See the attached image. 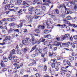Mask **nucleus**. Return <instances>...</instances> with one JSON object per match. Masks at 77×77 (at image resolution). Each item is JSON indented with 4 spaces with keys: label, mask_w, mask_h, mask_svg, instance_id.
Listing matches in <instances>:
<instances>
[{
    "label": "nucleus",
    "mask_w": 77,
    "mask_h": 77,
    "mask_svg": "<svg viewBox=\"0 0 77 77\" xmlns=\"http://www.w3.org/2000/svg\"><path fill=\"white\" fill-rule=\"evenodd\" d=\"M48 37H51V36H50V35H44L43 37H41L39 39V41L38 42L39 44L40 42H44L45 39H45V38H48Z\"/></svg>",
    "instance_id": "1"
},
{
    "label": "nucleus",
    "mask_w": 77,
    "mask_h": 77,
    "mask_svg": "<svg viewBox=\"0 0 77 77\" xmlns=\"http://www.w3.org/2000/svg\"><path fill=\"white\" fill-rule=\"evenodd\" d=\"M8 59L10 60H12V59H13V60L15 62H17V58H16V57H15V56H14V57H13L12 54L10 55L8 57Z\"/></svg>",
    "instance_id": "2"
},
{
    "label": "nucleus",
    "mask_w": 77,
    "mask_h": 77,
    "mask_svg": "<svg viewBox=\"0 0 77 77\" xmlns=\"http://www.w3.org/2000/svg\"><path fill=\"white\" fill-rule=\"evenodd\" d=\"M26 18H28V20L30 22H32V20H33V17L32 16H29L28 15L26 16Z\"/></svg>",
    "instance_id": "3"
},
{
    "label": "nucleus",
    "mask_w": 77,
    "mask_h": 77,
    "mask_svg": "<svg viewBox=\"0 0 77 77\" xmlns=\"http://www.w3.org/2000/svg\"><path fill=\"white\" fill-rule=\"evenodd\" d=\"M37 45H36L34 47H32V48L31 50L30 51V52H32L34 50H35V52H37L38 50V48H36V47Z\"/></svg>",
    "instance_id": "4"
},
{
    "label": "nucleus",
    "mask_w": 77,
    "mask_h": 77,
    "mask_svg": "<svg viewBox=\"0 0 77 77\" xmlns=\"http://www.w3.org/2000/svg\"><path fill=\"white\" fill-rule=\"evenodd\" d=\"M63 22L65 24H68V25L70 24V22L68 21L66 19H63Z\"/></svg>",
    "instance_id": "5"
},
{
    "label": "nucleus",
    "mask_w": 77,
    "mask_h": 77,
    "mask_svg": "<svg viewBox=\"0 0 77 77\" xmlns=\"http://www.w3.org/2000/svg\"><path fill=\"white\" fill-rule=\"evenodd\" d=\"M35 38H31L32 44H35L38 42V41L35 40Z\"/></svg>",
    "instance_id": "6"
},
{
    "label": "nucleus",
    "mask_w": 77,
    "mask_h": 77,
    "mask_svg": "<svg viewBox=\"0 0 77 77\" xmlns=\"http://www.w3.org/2000/svg\"><path fill=\"white\" fill-rule=\"evenodd\" d=\"M63 5H60L59 6V8H62L63 9H65V10H67L68 9V8L66 7V6L64 4H63Z\"/></svg>",
    "instance_id": "7"
},
{
    "label": "nucleus",
    "mask_w": 77,
    "mask_h": 77,
    "mask_svg": "<svg viewBox=\"0 0 77 77\" xmlns=\"http://www.w3.org/2000/svg\"><path fill=\"white\" fill-rule=\"evenodd\" d=\"M7 21H14L15 20V18L14 17H13L11 18H8L7 19Z\"/></svg>",
    "instance_id": "8"
},
{
    "label": "nucleus",
    "mask_w": 77,
    "mask_h": 77,
    "mask_svg": "<svg viewBox=\"0 0 77 77\" xmlns=\"http://www.w3.org/2000/svg\"><path fill=\"white\" fill-rule=\"evenodd\" d=\"M0 65L2 68H5L6 66L5 65V64H4V63H3V61H1Z\"/></svg>",
    "instance_id": "9"
},
{
    "label": "nucleus",
    "mask_w": 77,
    "mask_h": 77,
    "mask_svg": "<svg viewBox=\"0 0 77 77\" xmlns=\"http://www.w3.org/2000/svg\"><path fill=\"white\" fill-rule=\"evenodd\" d=\"M3 60L4 62H8V57L5 56H3Z\"/></svg>",
    "instance_id": "10"
},
{
    "label": "nucleus",
    "mask_w": 77,
    "mask_h": 77,
    "mask_svg": "<svg viewBox=\"0 0 77 77\" xmlns=\"http://www.w3.org/2000/svg\"><path fill=\"white\" fill-rule=\"evenodd\" d=\"M67 64L68 65V66H66V68H67L69 67V66H70V67H71V63H70V62L69 61H67Z\"/></svg>",
    "instance_id": "11"
},
{
    "label": "nucleus",
    "mask_w": 77,
    "mask_h": 77,
    "mask_svg": "<svg viewBox=\"0 0 77 77\" xmlns=\"http://www.w3.org/2000/svg\"><path fill=\"white\" fill-rule=\"evenodd\" d=\"M34 64H36V61H33L32 62L28 65V66H33Z\"/></svg>",
    "instance_id": "12"
},
{
    "label": "nucleus",
    "mask_w": 77,
    "mask_h": 77,
    "mask_svg": "<svg viewBox=\"0 0 77 77\" xmlns=\"http://www.w3.org/2000/svg\"><path fill=\"white\" fill-rule=\"evenodd\" d=\"M56 63V60L55 59H54V60L52 59L51 61V63Z\"/></svg>",
    "instance_id": "13"
},
{
    "label": "nucleus",
    "mask_w": 77,
    "mask_h": 77,
    "mask_svg": "<svg viewBox=\"0 0 77 77\" xmlns=\"http://www.w3.org/2000/svg\"><path fill=\"white\" fill-rule=\"evenodd\" d=\"M10 40V38H9V37L8 36H7L6 37H5V39H4L3 40V42L5 41V42L6 43V42H7L8 40Z\"/></svg>",
    "instance_id": "14"
},
{
    "label": "nucleus",
    "mask_w": 77,
    "mask_h": 77,
    "mask_svg": "<svg viewBox=\"0 0 77 77\" xmlns=\"http://www.w3.org/2000/svg\"><path fill=\"white\" fill-rule=\"evenodd\" d=\"M35 13L36 15H39L41 13V11H40V10H36Z\"/></svg>",
    "instance_id": "15"
},
{
    "label": "nucleus",
    "mask_w": 77,
    "mask_h": 77,
    "mask_svg": "<svg viewBox=\"0 0 77 77\" xmlns=\"http://www.w3.org/2000/svg\"><path fill=\"white\" fill-rule=\"evenodd\" d=\"M56 46H57V47H59V46H60V47H62V46L61 45L60 42L57 43L56 44Z\"/></svg>",
    "instance_id": "16"
},
{
    "label": "nucleus",
    "mask_w": 77,
    "mask_h": 77,
    "mask_svg": "<svg viewBox=\"0 0 77 77\" xmlns=\"http://www.w3.org/2000/svg\"><path fill=\"white\" fill-rule=\"evenodd\" d=\"M64 36H65L66 38H67V39H69L70 37V35L69 34H66Z\"/></svg>",
    "instance_id": "17"
},
{
    "label": "nucleus",
    "mask_w": 77,
    "mask_h": 77,
    "mask_svg": "<svg viewBox=\"0 0 77 77\" xmlns=\"http://www.w3.org/2000/svg\"><path fill=\"white\" fill-rule=\"evenodd\" d=\"M38 29H40L41 28L42 30H44V29H45V27L44 26H41L39 25L38 27Z\"/></svg>",
    "instance_id": "18"
},
{
    "label": "nucleus",
    "mask_w": 77,
    "mask_h": 77,
    "mask_svg": "<svg viewBox=\"0 0 77 77\" xmlns=\"http://www.w3.org/2000/svg\"><path fill=\"white\" fill-rule=\"evenodd\" d=\"M69 59L71 61H73L74 60V58L72 56H70L69 57Z\"/></svg>",
    "instance_id": "19"
},
{
    "label": "nucleus",
    "mask_w": 77,
    "mask_h": 77,
    "mask_svg": "<svg viewBox=\"0 0 77 77\" xmlns=\"http://www.w3.org/2000/svg\"><path fill=\"white\" fill-rule=\"evenodd\" d=\"M10 54H11L13 55L14 54H15V49H13L12 51H11L10 52Z\"/></svg>",
    "instance_id": "20"
},
{
    "label": "nucleus",
    "mask_w": 77,
    "mask_h": 77,
    "mask_svg": "<svg viewBox=\"0 0 77 77\" xmlns=\"http://www.w3.org/2000/svg\"><path fill=\"white\" fill-rule=\"evenodd\" d=\"M15 23H10L9 25V27H12V26H15Z\"/></svg>",
    "instance_id": "21"
},
{
    "label": "nucleus",
    "mask_w": 77,
    "mask_h": 77,
    "mask_svg": "<svg viewBox=\"0 0 77 77\" xmlns=\"http://www.w3.org/2000/svg\"><path fill=\"white\" fill-rule=\"evenodd\" d=\"M5 10H14V9H9L8 6L6 5L5 6Z\"/></svg>",
    "instance_id": "22"
},
{
    "label": "nucleus",
    "mask_w": 77,
    "mask_h": 77,
    "mask_svg": "<svg viewBox=\"0 0 77 77\" xmlns=\"http://www.w3.org/2000/svg\"><path fill=\"white\" fill-rule=\"evenodd\" d=\"M8 6L10 8H13L14 6V5L12 4H8Z\"/></svg>",
    "instance_id": "23"
},
{
    "label": "nucleus",
    "mask_w": 77,
    "mask_h": 77,
    "mask_svg": "<svg viewBox=\"0 0 77 77\" xmlns=\"http://www.w3.org/2000/svg\"><path fill=\"white\" fill-rule=\"evenodd\" d=\"M47 47H46L43 48V51L45 53H47Z\"/></svg>",
    "instance_id": "24"
},
{
    "label": "nucleus",
    "mask_w": 77,
    "mask_h": 77,
    "mask_svg": "<svg viewBox=\"0 0 77 77\" xmlns=\"http://www.w3.org/2000/svg\"><path fill=\"white\" fill-rule=\"evenodd\" d=\"M22 26H23V24L22 23H20V24L17 26V27L18 28H21L22 27Z\"/></svg>",
    "instance_id": "25"
},
{
    "label": "nucleus",
    "mask_w": 77,
    "mask_h": 77,
    "mask_svg": "<svg viewBox=\"0 0 77 77\" xmlns=\"http://www.w3.org/2000/svg\"><path fill=\"white\" fill-rule=\"evenodd\" d=\"M22 43L24 45H26L27 44V42L26 41V40H24L22 41Z\"/></svg>",
    "instance_id": "26"
},
{
    "label": "nucleus",
    "mask_w": 77,
    "mask_h": 77,
    "mask_svg": "<svg viewBox=\"0 0 77 77\" xmlns=\"http://www.w3.org/2000/svg\"><path fill=\"white\" fill-rule=\"evenodd\" d=\"M26 39L27 41H28V42H31V39H30L29 38H26Z\"/></svg>",
    "instance_id": "27"
},
{
    "label": "nucleus",
    "mask_w": 77,
    "mask_h": 77,
    "mask_svg": "<svg viewBox=\"0 0 77 77\" xmlns=\"http://www.w3.org/2000/svg\"><path fill=\"white\" fill-rule=\"evenodd\" d=\"M22 2V0H17V4L18 5H21Z\"/></svg>",
    "instance_id": "28"
},
{
    "label": "nucleus",
    "mask_w": 77,
    "mask_h": 77,
    "mask_svg": "<svg viewBox=\"0 0 77 77\" xmlns=\"http://www.w3.org/2000/svg\"><path fill=\"white\" fill-rule=\"evenodd\" d=\"M49 22H50L51 24H52V23H53V20H52V19L51 18H50L49 19Z\"/></svg>",
    "instance_id": "29"
},
{
    "label": "nucleus",
    "mask_w": 77,
    "mask_h": 77,
    "mask_svg": "<svg viewBox=\"0 0 77 77\" xmlns=\"http://www.w3.org/2000/svg\"><path fill=\"white\" fill-rule=\"evenodd\" d=\"M14 31V29L12 28H10V30L8 31V33H10L11 32H13Z\"/></svg>",
    "instance_id": "30"
},
{
    "label": "nucleus",
    "mask_w": 77,
    "mask_h": 77,
    "mask_svg": "<svg viewBox=\"0 0 77 77\" xmlns=\"http://www.w3.org/2000/svg\"><path fill=\"white\" fill-rule=\"evenodd\" d=\"M7 71V68H3L2 69V72H5V71Z\"/></svg>",
    "instance_id": "31"
},
{
    "label": "nucleus",
    "mask_w": 77,
    "mask_h": 77,
    "mask_svg": "<svg viewBox=\"0 0 77 77\" xmlns=\"http://www.w3.org/2000/svg\"><path fill=\"white\" fill-rule=\"evenodd\" d=\"M18 63H19V62H18L17 63H16L14 64L13 65H14V66H15L16 67L18 66L19 64H18Z\"/></svg>",
    "instance_id": "32"
},
{
    "label": "nucleus",
    "mask_w": 77,
    "mask_h": 77,
    "mask_svg": "<svg viewBox=\"0 0 77 77\" xmlns=\"http://www.w3.org/2000/svg\"><path fill=\"white\" fill-rule=\"evenodd\" d=\"M62 44L66 46V47H68L69 46V45L67 43H63Z\"/></svg>",
    "instance_id": "33"
},
{
    "label": "nucleus",
    "mask_w": 77,
    "mask_h": 77,
    "mask_svg": "<svg viewBox=\"0 0 77 77\" xmlns=\"http://www.w3.org/2000/svg\"><path fill=\"white\" fill-rule=\"evenodd\" d=\"M67 20H71V17L70 16H68L66 17Z\"/></svg>",
    "instance_id": "34"
},
{
    "label": "nucleus",
    "mask_w": 77,
    "mask_h": 77,
    "mask_svg": "<svg viewBox=\"0 0 77 77\" xmlns=\"http://www.w3.org/2000/svg\"><path fill=\"white\" fill-rule=\"evenodd\" d=\"M35 32L37 33H41V32L40 31V30L39 29H36L35 30Z\"/></svg>",
    "instance_id": "35"
},
{
    "label": "nucleus",
    "mask_w": 77,
    "mask_h": 77,
    "mask_svg": "<svg viewBox=\"0 0 77 77\" xmlns=\"http://www.w3.org/2000/svg\"><path fill=\"white\" fill-rule=\"evenodd\" d=\"M66 39V37L65 36V35L63 36V37H62V39H61V41H63V40H65Z\"/></svg>",
    "instance_id": "36"
},
{
    "label": "nucleus",
    "mask_w": 77,
    "mask_h": 77,
    "mask_svg": "<svg viewBox=\"0 0 77 77\" xmlns=\"http://www.w3.org/2000/svg\"><path fill=\"white\" fill-rule=\"evenodd\" d=\"M61 17H62V18H64L65 17V14H62L61 15Z\"/></svg>",
    "instance_id": "37"
},
{
    "label": "nucleus",
    "mask_w": 77,
    "mask_h": 77,
    "mask_svg": "<svg viewBox=\"0 0 77 77\" xmlns=\"http://www.w3.org/2000/svg\"><path fill=\"white\" fill-rule=\"evenodd\" d=\"M44 33H45V34L48 33V30L45 29L44 31Z\"/></svg>",
    "instance_id": "38"
},
{
    "label": "nucleus",
    "mask_w": 77,
    "mask_h": 77,
    "mask_svg": "<svg viewBox=\"0 0 77 77\" xmlns=\"http://www.w3.org/2000/svg\"><path fill=\"white\" fill-rule=\"evenodd\" d=\"M51 64H52V68H55V63H51Z\"/></svg>",
    "instance_id": "39"
},
{
    "label": "nucleus",
    "mask_w": 77,
    "mask_h": 77,
    "mask_svg": "<svg viewBox=\"0 0 77 77\" xmlns=\"http://www.w3.org/2000/svg\"><path fill=\"white\" fill-rule=\"evenodd\" d=\"M63 59V57H58L57 58V60H61V59Z\"/></svg>",
    "instance_id": "40"
},
{
    "label": "nucleus",
    "mask_w": 77,
    "mask_h": 77,
    "mask_svg": "<svg viewBox=\"0 0 77 77\" xmlns=\"http://www.w3.org/2000/svg\"><path fill=\"white\" fill-rule=\"evenodd\" d=\"M39 16H38L36 15H35L33 17V18H34V19H38V18H39Z\"/></svg>",
    "instance_id": "41"
},
{
    "label": "nucleus",
    "mask_w": 77,
    "mask_h": 77,
    "mask_svg": "<svg viewBox=\"0 0 77 77\" xmlns=\"http://www.w3.org/2000/svg\"><path fill=\"white\" fill-rule=\"evenodd\" d=\"M49 48L50 49H52V45L50 44H49Z\"/></svg>",
    "instance_id": "42"
},
{
    "label": "nucleus",
    "mask_w": 77,
    "mask_h": 77,
    "mask_svg": "<svg viewBox=\"0 0 77 77\" xmlns=\"http://www.w3.org/2000/svg\"><path fill=\"white\" fill-rule=\"evenodd\" d=\"M7 42H8V44H11V42H12V40L10 39L8 41H7Z\"/></svg>",
    "instance_id": "43"
},
{
    "label": "nucleus",
    "mask_w": 77,
    "mask_h": 77,
    "mask_svg": "<svg viewBox=\"0 0 77 77\" xmlns=\"http://www.w3.org/2000/svg\"><path fill=\"white\" fill-rule=\"evenodd\" d=\"M18 54H19L20 55H21V50L18 51Z\"/></svg>",
    "instance_id": "44"
},
{
    "label": "nucleus",
    "mask_w": 77,
    "mask_h": 77,
    "mask_svg": "<svg viewBox=\"0 0 77 77\" xmlns=\"http://www.w3.org/2000/svg\"><path fill=\"white\" fill-rule=\"evenodd\" d=\"M34 35L35 36H38V37H40V35L39 34H34Z\"/></svg>",
    "instance_id": "45"
},
{
    "label": "nucleus",
    "mask_w": 77,
    "mask_h": 77,
    "mask_svg": "<svg viewBox=\"0 0 77 77\" xmlns=\"http://www.w3.org/2000/svg\"><path fill=\"white\" fill-rule=\"evenodd\" d=\"M35 75L36 77H40V75L38 73H36L35 74Z\"/></svg>",
    "instance_id": "46"
},
{
    "label": "nucleus",
    "mask_w": 77,
    "mask_h": 77,
    "mask_svg": "<svg viewBox=\"0 0 77 77\" xmlns=\"http://www.w3.org/2000/svg\"><path fill=\"white\" fill-rule=\"evenodd\" d=\"M69 29H70V28H69V26H67L66 27V30H69Z\"/></svg>",
    "instance_id": "47"
},
{
    "label": "nucleus",
    "mask_w": 77,
    "mask_h": 77,
    "mask_svg": "<svg viewBox=\"0 0 77 77\" xmlns=\"http://www.w3.org/2000/svg\"><path fill=\"white\" fill-rule=\"evenodd\" d=\"M43 5H45L46 6H48L49 4L48 3H45L43 4Z\"/></svg>",
    "instance_id": "48"
},
{
    "label": "nucleus",
    "mask_w": 77,
    "mask_h": 77,
    "mask_svg": "<svg viewBox=\"0 0 77 77\" xmlns=\"http://www.w3.org/2000/svg\"><path fill=\"white\" fill-rule=\"evenodd\" d=\"M44 71H46L47 70V66H46V65H45L44 66Z\"/></svg>",
    "instance_id": "49"
},
{
    "label": "nucleus",
    "mask_w": 77,
    "mask_h": 77,
    "mask_svg": "<svg viewBox=\"0 0 77 77\" xmlns=\"http://www.w3.org/2000/svg\"><path fill=\"white\" fill-rule=\"evenodd\" d=\"M65 69H66V68L64 67H62L61 68V70L62 71H63Z\"/></svg>",
    "instance_id": "50"
},
{
    "label": "nucleus",
    "mask_w": 77,
    "mask_h": 77,
    "mask_svg": "<svg viewBox=\"0 0 77 77\" xmlns=\"http://www.w3.org/2000/svg\"><path fill=\"white\" fill-rule=\"evenodd\" d=\"M73 38L75 39H77V35H75L73 36Z\"/></svg>",
    "instance_id": "51"
},
{
    "label": "nucleus",
    "mask_w": 77,
    "mask_h": 77,
    "mask_svg": "<svg viewBox=\"0 0 77 77\" xmlns=\"http://www.w3.org/2000/svg\"><path fill=\"white\" fill-rule=\"evenodd\" d=\"M38 51L40 53H41L42 52V50L41 49H39Z\"/></svg>",
    "instance_id": "52"
},
{
    "label": "nucleus",
    "mask_w": 77,
    "mask_h": 77,
    "mask_svg": "<svg viewBox=\"0 0 77 77\" xmlns=\"http://www.w3.org/2000/svg\"><path fill=\"white\" fill-rule=\"evenodd\" d=\"M25 5L26 7H29V6H30V5H29V4L27 3Z\"/></svg>",
    "instance_id": "53"
},
{
    "label": "nucleus",
    "mask_w": 77,
    "mask_h": 77,
    "mask_svg": "<svg viewBox=\"0 0 77 77\" xmlns=\"http://www.w3.org/2000/svg\"><path fill=\"white\" fill-rule=\"evenodd\" d=\"M55 11L57 14H59V10H55Z\"/></svg>",
    "instance_id": "54"
},
{
    "label": "nucleus",
    "mask_w": 77,
    "mask_h": 77,
    "mask_svg": "<svg viewBox=\"0 0 77 77\" xmlns=\"http://www.w3.org/2000/svg\"><path fill=\"white\" fill-rule=\"evenodd\" d=\"M27 49L26 48H25L24 49L23 52L24 53H26V51H27Z\"/></svg>",
    "instance_id": "55"
},
{
    "label": "nucleus",
    "mask_w": 77,
    "mask_h": 77,
    "mask_svg": "<svg viewBox=\"0 0 77 77\" xmlns=\"http://www.w3.org/2000/svg\"><path fill=\"white\" fill-rule=\"evenodd\" d=\"M46 8L45 7V6H43L42 7V10H45Z\"/></svg>",
    "instance_id": "56"
},
{
    "label": "nucleus",
    "mask_w": 77,
    "mask_h": 77,
    "mask_svg": "<svg viewBox=\"0 0 77 77\" xmlns=\"http://www.w3.org/2000/svg\"><path fill=\"white\" fill-rule=\"evenodd\" d=\"M43 61L44 62H46V61L47 60L46 58H43Z\"/></svg>",
    "instance_id": "57"
},
{
    "label": "nucleus",
    "mask_w": 77,
    "mask_h": 77,
    "mask_svg": "<svg viewBox=\"0 0 77 77\" xmlns=\"http://www.w3.org/2000/svg\"><path fill=\"white\" fill-rule=\"evenodd\" d=\"M2 33H6V30H2Z\"/></svg>",
    "instance_id": "58"
},
{
    "label": "nucleus",
    "mask_w": 77,
    "mask_h": 77,
    "mask_svg": "<svg viewBox=\"0 0 77 77\" xmlns=\"http://www.w3.org/2000/svg\"><path fill=\"white\" fill-rule=\"evenodd\" d=\"M69 39H70V40H71V41H73V38H72V37H69Z\"/></svg>",
    "instance_id": "59"
},
{
    "label": "nucleus",
    "mask_w": 77,
    "mask_h": 77,
    "mask_svg": "<svg viewBox=\"0 0 77 77\" xmlns=\"http://www.w3.org/2000/svg\"><path fill=\"white\" fill-rule=\"evenodd\" d=\"M6 2H7V1L6 0H4L3 2V4H6Z\"/></svg>",
    "instance_id": "60"
},
{
    "label": "nucleus",
    "mask_w": 77,
    "mask_h": 77,
    "mask_svg": "<svg viewBox=\"0 0 77 77\" xmlns=\"http://www.w3.org/2000/svg\"><path fill=\"white\" fill-rule=\"evenodd\" d=\"M74 44H76L77 46V41H75L73 42Z\"/></svg>",
    "instance_id": "61"
},
{
    "label": "nucleus",
    "mask_w": 77,
    "mask_h": 77,
    "mask_svg": "<svg viewBox=\"0 0 77 77\" xmlns=\"http://www.w3.org/2000/svg\"><path fill=\"white\" fill-rule=\"evenodd\" d=\"M55 69L57 71H59V67H56L55 68Z\"/></svg>",
    "instance_id": "62"
},
{
    "label": "nucleus",
    "mask_w": 77,
    "mask_h": 77,
    "mask_svg": "<svg viewBox=\"0 0 77 77\" xmlns=\"http://www.w3.org/2000/svg\"><path fill=\"white\" fill-rule=\"evenodd\" d=\"M30 10H33V9H34V8L33 7H31L29 8Z\"/></svg>",
    "instance_id": "63"
},
{
    "label": "nucleus",
    "mask_w": 77,
    "mask_h": 77,
    "mask_svg": "<svg viewBox=\"0 0 77 77\" xmlns=\"http://www.w3.org/2000/svg\"><path fill=\"white\" fill-rule=\"evenodd\" d=\"M75 18H73L72 19V21L74 23V22H75Z\"/></svg>",
    "instance_id": "64"
}]
</instances>
